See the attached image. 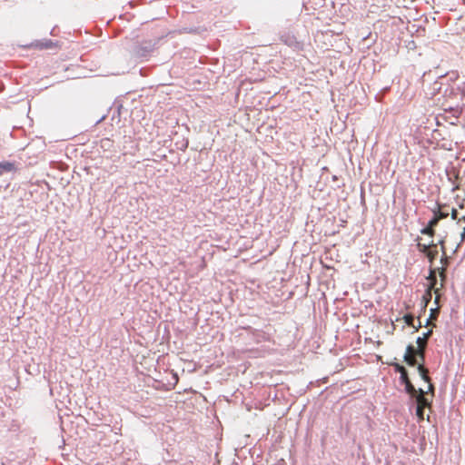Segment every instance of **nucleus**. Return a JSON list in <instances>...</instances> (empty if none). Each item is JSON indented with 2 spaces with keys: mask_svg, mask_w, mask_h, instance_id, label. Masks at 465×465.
I'll return each mask as SVG.
<instances>
[{
  "mask_svg": "<svg viewBox=\"0 0 465 465\" xmlns=\"http://www.w3.org/2000/svg\"><path fill=\"white\" fill-rule=\"evenodd\" d=\"M428 279L430 281V285H429V287H428V294L430 295V290H431L432 288H434V281H435L434 272H430V275H429Z\"/></svg>",
  "mask_w": 465,
  "mask_h": 465,
  "instance_id": "obj_8",
  "label": "nucleus"
},
{
  "mask_svg": "<svg viewBox=\"0 0 465 465\" xmlns=\"http://www.w3.org/2000/svg\"><path fill=\"white\" fill-rule=\"evenodd\" d=\"M396 369L401 373V380L402 382H405L406 380H409L407 376V371L403 366L397 364Z\"/></svg>",
  "mask_w": 465,
  "mask_h": 465,
  "instance_id": "obj_7",
  "label": "nucleus"
},
{
  "mask_svg": "<svg viewBox=\"0 0 465 465\" xmlns=\"http://www.w3.org/2000/svg\"><path fill=\"white\" fill-rule=\"evenodd\" d=\"M404 321H405L406 323L410 324L411 322V321H412V317L410 316V315H405L404 316Z\"/></svg>",
  "mask_w": 465,
  "mask_h": 465,
  "instance_id": "obj_9",
  "label": "nucleus"
},
{
  "mask_svg": "<svg viewBox=\"0 0 465 465\" xmlns=\"http://www.w3.org/2000/svg\"><path fill=\"white\" fill-rule=\"evenodd\" d=\"M421 400H419L417 402L416 415L420 420L423 419V409L430 405V402H421Z\"/></svg>",
  "mask_w": 465,
  "mask_h": 465,
  "instance_id": "obj_5",
  "label": "nucleus"
},
{
  "mask_svg": "<svg viewBox=\"0 0 465 465\" xmlns=\"http://www.w3.org/2000/svg\"><path fill=\"white\" fill-rule=\"evenodd\" d=\"M427 255L430 257V260L434 258V254H432L430 252H428Z\"/></svg>",
  "mask_w": 465,
  "mask_h": 465,
  "instance_id": "obj_12",
  "label": "nucleus"
},
{
  "mask_svg": "<svg viewBox=\"0 0 465 465\" xmlns=\"http://www.w3.org/2000/svg\"><path fill=\"white\" fill-rule=\"evenodd\" d=\"M431 333V331L424 332L422 336H420L416 340L417 347L413 345H408L403 355L404 361L410 365L414 366L415 364L422 363L424 360V348L427 342V339Z\"/></svg>",
  "mask_w": 465,
  "mask_h": 465,
  "instance_id": "obj_1",
  "label": "nucleus"
},
{
  "mask_svg": "<svg viewBox=\"0 0 465 465\" xmlns=\"http://www.w3.org/2000/svg\"><path fill=\"white\" fill-rule=\"evenodd\" d=\"M465 239V227L463 228L461 233H460V242H463Z\"/></svg>",
  "mask_w": 465,
  "mask_h": 465,
  "instance_id": "obj_11",
  "label": "nucleus"
},
{
  "mask_svg": "<svg viewBox=\"0 0 465 465\" xmlns=\"http://www.w3.org/2000/svg\"><path fill=\"white\" fill-rule=\"evenodd\" d=\"M403 383L405 384L406 391L414 397L415 394L417 393V390L414 388V386L411 383L409 380H406L405 382Z\"/></svg>",
  "mask_w": 465,
  "mask_h": 465,
  "instance_id": "obj_6",
  "label": "nucleus"
},
{
  "mask_svg": "<svg viewBox=\"0 0 465 465\" xmlns=\"http://www.w3.org/2000/svg\"><path fill=\"white\" fill-rule=\"evenodd\" d=\"M417 371L419 373L420 378L424 381L425 386L420 387L415 394L416 401L421 400V402H430L429 400L425 397V394L433 391V385L430 382V379L427 375L428 371L423 367L422 363H419L417 365Z\"/></svg>",
  "mask_w": 465,
  "mask_h": 465,
  "instance_id": "obj_2",
  "label": "nucleus"
},
{
  "mask_svg": "<svg viewBox=\"0 0 465 465\" xmlns=\"http://www.w3.org/2000/svg\"><path fill=\"white\" fill-rule=\"evenodd\" d=\"M442 217H444V214H441V213L435 214V216L429 222L428 225L420 231L421 234L429 235V236L432 235V232H433L432 228H433V226Z\"/></svg>",
  "mask_w": 465,
  "mask_h": 465,
  "instance_id": "obj_3",
  "label": "nucleus"
},
{
  "mask_svg": "<svg viewBox=\"0 0 465 465\" xmlns=\"http://www.w3.org/2000/svg\"><path fill=\"white\" fill-rule=\"evenodd\" d=\"M437 310L438 309H431L430 310V319L435 318V313L437 312Z\"/></svg>",
  "mask_w": 465,
  "mask_h": 465,
  "instance_id": "obj_10",
  "label": "nucleus"
},
{
  "mask_svg": "<svg viewBox=\"0 0 465 465\" xmlns=\"http://www.w3.org/2000/svg\"><path fill=\"white\" fill-rule=\"evenodd\" d=\"M427 238H420L418 242V245L420 248L422 252H427L428 248L430 247L433 244V241L431 239L432 235L429 236L426 235Z\"/></svg>",
  "mask_w": 465,
  "mask_h": 465,
  "instance_id": "obj_4",
  "label": "nucleus"
}]
</instances>
